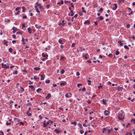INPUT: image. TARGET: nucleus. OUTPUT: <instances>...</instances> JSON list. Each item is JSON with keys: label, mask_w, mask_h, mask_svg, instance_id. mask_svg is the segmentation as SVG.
Returning <instances> with one entry per match:
<instances>
[{"label": "nucleus", "mask_w": 135, "mask_h": 135, "mask_svg": "<svg viewBox=\"0 0 135 135\" xmlns=\"http://www.w3.org/2000/svg\"><path fill=\"white\" fill-rule=\"evenodd\" d=\"M124 115L123 114L119 113L118 116V119L120 120H123L124 119Z\"/></svg>", "instance_id": "1"}, {"label": "nucleus", "mask_w": 135, "mask_h": 135, "mask_svg": "<svg viewBox=\"0 0 135 135\" xmlns=\"http://www.w3.org/2000/svg\"><path fill=\"white\" fill-rule=\"evenodd\" d=\"M108 131L107 133L108 134H109L110 133L113 131L112 129H108L107 130Z\"/></svg>", "instance_id": "2"}, {"label": "nucleus", "mask_w": 135, "mask_h": 135, "mask_svg": "<svg viewBox=\"0 0 135 135\" xmlns=\"http://www.w3.org/2000/svg\"><path fill=\"white\" fill-rule=\"evenodd\" d=\"M109 112L108 111L105 110L104 112V114L105 116H107L108 115Z\"/></svg>", "instance_id": "3"}, {"label": "nucleus", "mask_w": 135, "mask_h": 135, "mask_svg": "<svg viewBox=\"0 0 135 135\" xmlns=\"http://www.w3.org/2000/svg\"><path fill=\"white\" fill-rule=\"evenodd\" d=\"M12 29L13 30V33H15L17 30V28L16 27H13L12 28Z\"/></svg>", "instance_id": "4"}, {"label": "nucleus", "mask_w": 135, "mask_h": 135, "mask_svg": "<svg viewBox=\"0 0 135 135\" xmlns=\"http://www.w3.org/2000/svg\"><path fill=\"white\" fill-rule=\"evenodd\" d=\"M71 95V93H67L65 95V96L66 97L68 98L70 97V95Z\"/></svg>", "instance_id": "5"}, {"label": "nucleus", "mask_w": 135, "mask_h": 135, "mask_svg": "<svg viewBox=\"0 0 135 135\" xmlns=\"http://www.w3.org/2000/svg\"><path fill=\"white\" fill-rule=\"evenodd\" d=\"M114 5L115 6L113 8V9L114 10H115L116 9L118 6L117 5L115 4H114Z\"/></svg>", "instance_id": "6"}, {"label": "nucleus", "mask_w": 135, "mask_h": 135, "mask_svg": "<svg viewBox=\"0 0 135 135\" xmlns=\"http://www.w3.org/2000/svg\"><path fill=\"white\" fill-rule=\"evenodd\" d=\"M106 101H107V100L106 99H103L102 100V102L103 104H106Z\"/></svg>", "instance_id": "7"}, {"label": "nucleus", "mask_w": 135, "mask_h": 135, "mask_svg": "<svg viewBox=\"0 0 135 135\" xmlns=\"http://www.w3.org/2000/svg\"><path fill=\"white\" fill-rule=\"evenodd\" d=\"M51 97V94L50 93H49L48 94L47 96L46 97V99H49V98Z\"/></svg>", "instance_id": "8"}, {"label": "nucleus", "mask_w": 135, "mask_h": 135, "mask_svg": "<svg viewBox=\"0 0 135 135\" xmlns=\"http://www.w3.org/2000/svg\"><path fill=\"white\" fill-rule=\"evenodd\" d=\"M41 78V80H44V78L45 77V75H40Z\"/></svg>", "instance_id": "9"}, {"label": "nucleus", "mask_w": 135, "mask_h": 135, "mask_svg": "<svg viewBox=\"0 0 135 135\" xmlns=\"http://www.w3.org/2000/svg\"><path fill=\"white\" fill-rule=\"evenodd\" d=\"M58 42L61 44H64V43L62 41L61 39H60L59 40Z\"/></svg>", "instance_id": "10"}, {"label": "nucleus", "mask_w": 135, "mask_h": 135, "mask_svg": "<svg viewBox=\"0 0 135 135\" xmlns=\"http://www.w3.org/2000/svg\"><path fill=\"white\" fill-rule=\"evenodd\" d=\"M54 131L56 132V134H58L60 132V131H59L57 129H55L54 130Z\"/></svg>", "instance_id": "11"}, {"label": "nucleus", "mask_w": 135, "mask_h": 135, "mask_svg": "<svg viewBox=\"0 0 135 135\" xmlns=\"http://www.w3.org/2000/svg\"><path fill=\"white\" fill-rule=\"evenodd\" d=\"M90 23V21L89 20L85 21L84 22L85 24L88 25Z\"/></svg>", "instance_id": "12"}, {"label": "nucleus", "mask_w": 135, "mask_h": 135, "mask_svg": "<svg viewBox=\"0 0 135 135\" xmlns=\"http://www.w3.org/2000/svg\"><path fill=\"white\" fill-rule=\"evenodd\" d=\"M107 130V128H103L102 132L103 133L105 132V131Z\"/></svg>", "instance_id": "13"}, {"label": "nucleus", "mask_w": 135, "mask_h": 135, "mask_svg": "<svg viewBox=\"0 0 135 135\" xmlns=\"http://www.w3.org/2000/svg\"><path fill=\"white\" fill-rule=\"evenodd\" d=\"M34 69L35 70H36V71H37V70H39L40 69V68H37V67H35L34 68Z\"/></svg>", "instance_id": "14"}, {"label": "nucleus", "mask_w": 135, "mask_h": 135, "mask_svg": "<svg viewBox=\"0 0 135 135\" xmlns=\"http://www.w3.org/2000/svg\"><path fill=\"white\" fill-rule=\"evenodd\" d=\"M33 79L35 80H37L39 79V78L37 77V76L35 75L34 76Z\"/></svg>", "instance_id": "15"}, {"label": "nucleus", "mask_w": 135, "mask_h": 135, "mask_svg": "<svg viewBox=\"0 0 135 135\" xmlns=\"http://www.w3.org/2000/svg\"><path fill=\"white\" fill-rule=\"evenodd\" d=\"M27 30H28V31L29 32V33H31V32H32L31 30V29L30 27L28 28Z\"/></svg>", "instance_id": "16"}, {"label": "nucleus", "mask_w": 135, "mask_h": 135, "mask_svg": "<svg viewBox=\"0 0 135 135\" xmlns=\"http://www.w3.org/2000/svg\"><path fill=\"white\" fill-rule=\"evenodd\" d=\"M118 43L121 46H122L123 44V43L122 42V41L120 40H119L118 42Z\"/></svg>", "instance_id": "17"}, {"label": "nucleus", "mask_w": 135, "mask_h": 135, "mask_svg": "<svg viewBox=\"0 0 135 135\" xmlns=\"http://www.w3.org/2000/svg\"><path fill=\"white\" fill-rule=\"evenodd\" d=\"M1 65L3 68H6V64H4L3 63H1Z\"/></svg>", "instance_id": "18"}, {"label": "nucleus", "mask_w": 135, "mask_h": 135, "mask_svg": "<svg viewBox=\"0 0 135 135\" xmlns=\"http://www.w3.org/2000/svg\"><path fill=\"white\" fill-rule=\"evenodd\" d=\"M66 84V82H62L60 83V85L62 86H64Z\"/></svg>", "instance_id": "19"}, {"label": "nucleus", "mask_w": 135, "mask_h": 135, "mask_svg": "<svg viewBox=\"0 0 135 135\" xmlns=\"http://www.w3.org/2000/svg\"><path fill=\"white\" fill-rule=\"evenodd\" d=\"M46 56V57L45 58H44L42 59V60L43 61H44L45 59L46 60L48 59L47 56H48V55L47 54Z\"/></svg>", "instance_id": "20"}, {"label": "nucleus", "mask_w": 135, "mask_h": 135, "mask_svg": "<svg viewBox=\"0 0 135 135\" xmlns=\"http://www.w3.org/2000/svg\"><path fill=\"white\" fill-rule=\"evenodd\" d=\"M88 53H86L84 55V57L85 59H88V57H87V56L88 55Z\"/></svg>", "instance_id": "21"}, {"label": "nucleus", "mask_w": 135, "mask_h": 135, "mask_svg": "<svg viewBox=\"0 0 135 135\" xmlns=\"http://www.w3.org/2000/svg\"><path fill=\"white\" fill-rule=\"evenodd\" d=\"M37 6H38L39 7V8L41 9L42 8V7L41 6V4L40 3L39 4H38Z\"/></svg>", "instance_id": "22"}, {"label": "nucleus", "mask_w": 135, "mask_h": 135, "mask_svg": "<svg viewBox=\"0 0 135 135\" xmlns=\"http://www.w3.org/2000/svg\"><path fill=\"white\" fill-rule=\"evenodd\" d=\"M65 22V21L64 20H62V26H65V23L64 22Z\"/></svg>", "instance_id": "23"}, {"label": "nucleus", "mask_w": 135, "mask_h": 135, "mask_svg": "<svg viewBox=\"0 0 135 135\" xmlns=\"http://www.w3.org/2000/svg\"><path fill=\"white\" fill-rule=\"evenodd\" d=\"M13 74H18V71H14L13 72Z\"/></svg>", "instance_id": "24"}, {"label": "nucleus", "mask_w": 135, "mask_h": 135, "mask_svg": "<svg viewBox=\"0 0 135 135\" xmlns=\"http://www.w3.org/2000/svg\"><path fill=\"white\" fill-rule=\"evenodd\" d=\"M82 11L83 12H84L85 13H86V11L85 10H84V8L83 7H82Z\"/></svg>", "instance_id": "25"}, {"label": "nucleus", "mask_w": 135, "mask_h": 135, "mask_svg": "<svg viewBox=\"0 0 135 135\" xmlns=\"http://www.w3.org/2000/svg\"><path fill=\"white\" fill-rule=\"evenodd\" d=\"M70 12H71V16H73L74 15L73 11L72 10H71Z\"/></svg>", "instance_id": "26"}, {"label": "nucleus", "mask_w": 135, "mask_h": 135, "mask_svg": "<svg viewBox=\"0 0 135 135\" xmlns=\"http://www.w3.org/2000/svg\"><path fill=\"white\" fill-rule=\"evenodd\" d=\"M12 49L11 48H10L9 49V51L11 53L12 52Z\"/></svg>", "instance_id": "27"}, {"label": "nucleus", "mask_w": 135, "mask_h": 135, "mask_svg": "<svg viewBox=\"0 0 135 135\" xmlns=\"http://www.w3.org/2000/svg\"><path fill=\"white\" fill-rule=\"evenodd\" d=\"M43 126L44 127H46L47 126V124L46 123H43Z\"/></svg>", "instance_id": "28"}, {"label": "nucleus", "mask_w": 135, "mask_h": 135, "mask_svg": "<svg viewBox=\"0 0 135 135\" xmlns=\"http://www.w3.org/2000/svg\"><path fill=\"white\" fill-rule=\"evenodd\" d=\"M26 114L28 115V116H30L31 115V113H29L28 112H27Z\"/></svg>", "instance_id": "29"}, {"label": "nucleus", "mask_w": 135, "mask_h": 135, "mask_svg": "<svg viewBox=\"0 0 135 135\" xmlns=\"http://www.w3.org/2000/svg\"><path fill=\"white\" fill-rule=\"evenodd\" d=\"M65 70L64 69H62L61 71V74H63L65 72Z\"/></svg>", "instance_id": "30"}, {"label": "nucleus", "mask_w": 135, "mask_h": 135, "mask_svg": "<svg viewBox=\"0 0 135 135\" xmlns=\"http://www.w3.org/2000/svg\"><path fill=\"white\" fill-rule=\"evenodd\" d=\"M87 82L88 83V85H90L91 84V81L90 80H87Z\"/></svg>", "instance_id": "31"}, {"label": "nucleus", "mask_w": 135, "mask_h": 135, "mask_svg": "<svg viewBox=\"0 0 135 135\" xmlns=\"http://www.w3.org/2000/svg\"><path fill=\"white\" fill-rule=\"evenodd\" d=\"M45 82L46 83H49L50 82V80H47L45 81Z\"/></svg>", "instance_id": "32"}, {"label": "nucleus", "mask_w": 135, "mask_h": 135, "mask_svg": "<svg viewBox=\"0 0 135 135\" xmlns=\"http://www.w3.org/2000/svg\"><path fill=\"white\" fill-rule=\"evenodd\" d=\"M124 47L127 50H128L129 49V48L128 47L127 45H125L124 46Z\"/></svg>", "instance_id": "33"}, {"label": "nucleus", "mask_w": 135, "mask_h": 135, "mask_svg": "<svg viewBox=\"0 0 135 135\" xmlns=\"http://www.w3.org/2000/svg\"><path fill=\"white\" fill-rule=\"evenodd\" d=\"M119 54V52L117 51L115 53V54L116 55H118Z\"/></svg>", "instance_id": "34"}, {"label": "nucleus", "mask_w": 135, "mask_h": 135, "mask_svg": "<svg viewBox=\"0 0 135 135\" xmlns=\"http://www.w3.org/2000/svg\"><path fill=\"white\" fill-rule=\"evenodd\" d=\"M29 87L32 89H33L34 88V86L32 85H30L29 86Z\"/></svg>", "instance_id": "35"}, {"label": "nucleus", "mask_w": 135, "mask_h": 135, "mask_svg": "<svg viewBox=\"0 0 135 135\" xmlns=\"http://www.w3.org/2000/svg\"><path fill=\"white\" fill-rule=\"evenodd\" d=\"M42 90V89H41V88H39L38 89H37V90H36V91H37V92H39V91L40 90L41 91V90Z\"/></svg>", "instance_id": "36"}, {"label": "nucleus", "mask_w": 135, "mask_h": 135, "mask_svg": "<svg viewBox=\"0 0 135 135\" xmlns=\"http://www.w3.org/2000/svg\"><path fill=\"white\" fill-rule=\"evenodd\" d=\"M42 56L44 57H45L46 56V55H45V54L44 53H43L42 54Z\"/></svg>", "instance_id": "37"}, {"label": "nucleus", "mask_w": 135, "mask_h": 135, "mask_svg": "<svg viewBox=\"0 0 135 135\" xmlns=\"http://www.w3.org/2000/svg\"><path fill=\"white\" fill-rule=\"evenodd\" d=\"M22 8L23 9L22 12H25V7L24 6H22Z\"/></svg>", "instance_id": "38"}, {"label": "nucleus", "mask_w": 135, "mask_h": 135, "mask_svg": "<svg viewBox=\"0 0 135 135\" xmlns=\"http://www.w3.org/2000/svg\"><path fill=\"white\" fill-rule=\"evenodd\" d=\"M82 84H81L78 83L77 84V86L78 87H79L80 86H82Z\"/></svg>", "instance_id": "39"}, {"label": "nucleus", "mask_w": 135, "mask_h": 135, "mask_svg": "<svg viewBox=\"0 0 135 135\" xmlns=\"http://www.w3.org/2000/svg\"><path fill=\"white\" fill-rule=\"evenodd\" d=\"M20 9V7H18L15 9V11H17L19 9Z\"/></svg>", "instance_id": "40"}, {"label": "nucleus", "mask_w": 135, "mask_h": 135, "mask_svg": "<svg viewBox=\"0 0 135 135\" xmlns=\"http://www.w3.org/2000/svg\"><path fill=\"white\" fill-rule=\"evenodd\" d=\"M36 12L38 13L39 14H40V12L38 9H36Z\"/></svg>", "instance_id": "41"}, {"label": "nucleus", "mask_w": 135, "mask_h": 135, "mask_svg": "<svg viewBox=\"0 0 135 135\" xmlns=\"http://www.w3.org/2000/svg\"><path fill=\"white\" fill-rule=\"evenodd\" d=\"M103 11V9L102 8H101L100 9L99 12H102Z\"/></svg>", "instance_id": "42"}, {"label": "nucleus", "mask_w": 135, "mask_h": 135, "mask_svg": "<svg viewBox=\"0 0 135 135\" xmlns=\"http://www.w3.org/2000/svg\"><path fill=\"white\" fill-rule=\"evenodd\" d=\"M20 124H19L20 126H21V125H24L23 123L22 122H20Z\"/></svg>", "instance_id": "43"}, {"label": "nucleus", "mask_w": 135, "mask_h": 135, "mask_svg": "<svg viewBox=\"0 0 135 135\" xmlns=\"http://www.w3.org/2000/svg\"><path fill=\"white\" fill-rule=\"evenodd\" d=\"M99 19L100 20H103V18L102 16H100L99 17Z\"/></svg>", "instance_id": "44"}, {"label": "nucleus", "mask_w": 135, "mask_h": 135, "mask_svg": "<svg viewBox=\"0 0 135 135\" xmlns=\"http://www.w3.org/2000/svg\"><path fill=\"white\" fill-rule=\"evenodd\" d=\"M71 123L72 124H74V125H75V126H76V122L75 121H74L73 122H72Z\"/></svg>", "instance_id": "45"}, {"label": "nucleus", "mask_w": 135, "mask_h": 135, "mask_svg": "<svg viewBox=\"0 0 135 135\" xmlns=\"http://www.w3.org/2000/svg\"><path fill=\"white\" fill-rule=\"evenodd\" d=\"M131 121L132 122H134V124H135V119H132L131 120Z\"/></svg>", "instance_id": "46"}, {"label": "nucleus", "mask_w": 135, "mask_h": 135, "mask_svg": "<svg viewBox=\"0 0 135 135\" xmlns=\"http://www.w3.org/2000/svg\"><path fill=\"white\" fill-rule=\"evenodd\" d=\"M80 75V74L79 72H78L76 73V75L77 76H78L79 75Z\"/></svg>", "instance_id": "47"}, {"label": "nucleus", "mask_w": 135, "mask_h": 135, "mask_svg": "<svg viewBox=\"0 0 135 135\" xmlns=\"http://www.w3.org/2000/svg\"><path fill=\"white\" fill-rule=\"evenodd\" d=\"M81 90L82 91H85L86 89L85 87H84L83 89H81Z\"/></svg>", "instance_id": "48"}, {"label": "nucleus", "mask_w": 135, "mask_h": 135, "mask_svg": "<svg viewBox=\"0 0 135 135\" xmlns=\"http://www.w3.org/2000/svg\"><path fill=\"white\" fill-rule=\"evenodd\" d=\"M122 88V87H121L120 86H118V90H120Z\"/></svg>", "instance_id": "49"}, {"label": "nucleus", "mask_w": 135, "mask_h": 135, "mask_svg": "<svg viewBox=\"0 0 135 135\" xmlns=\"http://www.w3.org/2000/svg\"><path fill=\"white\" fill-rule=\"evenodd\" d=\"M75 44L74 43H73L71 44V47H73L75 46Z\"/></svg>", "instance_id": "50"}, {"label": "nucleus", "mask_w": 135, "mask_h": 135, "mask_svg": "<svg viewBox=\"0 0 135 135\" xmlns=\"http://www.w3.org/2000/svg\"><path fill=\"white\" fill-rule=\"evenodd\" d=\"M6 124L7 125H9L11 124V123L10 122L8 123L7 122L6 123Z\"/></svg>", "instance_id": "51"}, {"label": "nucleus", "mask_w": 135, "mask_h": 135, "mask_svg": "<svg viewBox=\"0 0 135 135\" xmlns=\"http://www.w3.org/2000/svg\"><path fill=\"white\" fill-rule=\"evenodd\" d=\"M50 5H49V4H48L47 5V6H46V8H47V9H48L49 8V7H50Z\"/></svg>", "instance_id": "52"}, {"label": "nucleus", "mask_w": 135, "mask_h": 135, "mask_svg": "<svg viewBox=\"0 0 135 135\" xmlns=\"http://www.w3.org/2000/svg\"><path fill=\"white\" fill-rule=\"evenodd\" d=\"M23 18H24V19L25 18L26 19L27 18V17L26 16L23 15Z\"/></svg>", "instance_id": "53"}, {"label": "nucleus", "mask_w": 135, "mask_h": 135, "mask_svg": "<svg viewBox=\"0 0 135 135\" xmlns=\"http://www.w3.org/2000/svg\"><path fill=\"white\" fill-rule=\"evenodd\" d=\"M80 133L81 134H83L84 132V131H83V130H80Z\"/></svg>", "instance_id": "54"}, {"label": "nucleus", "mask_w": 135, "mask_h": 135, "mask_svg": "<svg viewBox=\"0 0 135 135\" xmlns=\"http://www.w3.org/2000/svg\"><path fill=\"white\" fill-rule=\"evenodd\" d=\"M78 125L80 127H81L82 126V124L80 123L78 124Z\"/></svg>", "instance_id": "55"}, {"label": "nucleus", "mask_w": 135, "mask_h": 135, "mask_svg": "<svg viewBox=\"0 0 135 135\" xmlns=\"http://www.w3.org/2000/svg\"><path fill=\"white\" fill-rule=\"evenodd\" d=\"M12 37L14 38H16V35H12Z\"/></svg>", "instance_id": "56"}, {"label": "nucleus", "mask_w": 135, "mask_h": 135, "mask_svg": "<svg viewBox=\"0 0 135 135\" xmlns=\"http://www.w3.org/2000/svg\"><path fill=\"white\" fill-rule=\"evenodd\" d=\"M103 87L102 85L99 86H98V88L99 89H100V88H102Z\"/></svg>", "instance_id": "57"}, {"label": "nucleus", "mask_w": 135, "mask_h": 135, "mask_svg": "<svg viewBox=\"0 0 135 135\" xmlns=\"http://www.w3.org/2000/svg\"><path fill=\"white\" fill-rule=\"evenodd\" d=\"M87 102L88 104H89L91 103V102L89 100L87 101Z\"/></svg>", "instance_id": "58"}, {"label": "nucleus", "mask_w": 135, "mask_h": 135, "mask_svg": "<svg viewBox=\"0 0 135 135\" xmlns=\"http://www.w3.org/2000/svg\"><path fill=\"white\" fill-rule=\"evenodd\" d=\"M20 12V11H18L17 12H16V15H18Z\"/></svg>", "instance_id": "59"}, {"label": "nucleus", "mask_w": 135, "mask_h": 135, "mask_svg": "<svg viewBox=\"0 0 135 135\" xmlns=\"http://www.w3.org/2000/svg\"><path fill=\"white\" fill-rule=\"evenodd\" d=\"M39 118L40 119H41L42 118V117L41 115H40L39 116Z\"/></svg>", "instance_id": "60"}, {"label": "nucleus", "mask_w": 135, "mask_h": 135, "mask_svg": "<svg viewBox=\"0 0 135 135\" xmlns=\"http://www.w3.org/2000/svg\"><path fill=\"white\" fill-rule=\"evenodd\" d=\"M22 28H23L25 27V25L24 23H22Z\"/></svg>", "instance_id": "61"}, {"label": "nucleus", "mask_w": 135, "mask_h": 135, "mask_svg": "<svg viewBox=\"0 0 135 135\" xmlns=\"http://www.w3.org/2000/svg\"><path fill=\"white\" fill-rule=\"evenodd\" d=\"M64 46L62 45H61L60 46V47L61 48V49H62L64 48Z\"/></svg>", "instance_id": "62"}, {"label": "nucleus", "mask_w": 135, "mask_h": 135, "mask_svg": "<svg viewBox=\"0 0 135 135\" xmlns=\"http://www.w3.org/2000/svg\"><path fill=\"white\" fill-rule=\"evenodd\" d=\"M4 44L5 45H6V46H7L8 45H7V42H5L4 43Z\"/></svg>", "instance_id": "63"}, {"label": "nucleus", "mask_w": 135, "mask_h": 135, "mask_svg": "<svg viewBox=\"0 0 135 135\" xmlns=\"http://www.w3.org/2000/svg\"><path fill=\"white\" fill-rule=\"evenodd\" d=\"M17 34H20L21 35H22V32H17L16 33Z\"/></svg>", "instance_id": "64"}]
</instances>
